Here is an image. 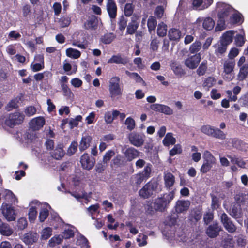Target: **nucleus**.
<instances>
[{"label":"nucleus","mask_w":248,"mask_h":248,"mask_svg":"<svg viewBox=\"0 0 248 248\" xmlns=\"http://www.w3.org/2000/svg\"><path fill=\"white\" fill-rule=\"evenodd\" d=\"M133 12V6L132 4L127 3L125 5L124 8V13L126 16H129L132 15Z\"/></svg>","instance_id":"58"},{"label":"nucleus","mask_w":248,"mask_h":248,"mask_svg":"<svg viewBox=\"0 0 248 248\" xmlns=\"http://www.w3.org/2000/svg\"><path fill=\"white\" fill-rule=\"evenodd\" d=\"M164 8L162 6H158L156 7L154 14L157 18H161L163 16Z\"/></svg>","instance_id":"54"},{"label":"nucleus","mask_w":248,"mask_h":248,"mask_svg":"<svg viewBox=\"0 0 248 248\" xmlns=\"http://www.w3.org/2000/svg\"><path fill=\"white\" fill-rule=\"evenodd\" d=\"M147 236L144 234H140L137 238V241L139 242L140 246H143L147 244Z\"/></svg>","instance_id":"57"},{"label":"nucleus","mask_w":248,"mask_h":248,"mask_svg":"<svg viewBox=\"0 0 248 248\" xmlns=\"http://www.w3.org/2000/svg\"><path fill=\"white\" fill-rule=\"evenodd\" d=\"M92 140V138L89 135H87L83 136L79 145L80 151H83L87 149L90 146Z\"/></svg>","instance_id":"22"},{"label":"nucleus","mask_w":248,"mask_h":248,"mask_svg":"<svg viewBox=\"0 0 248 248\" xmlns=\"http://www.w3.org/2000/svg\"><path fill=\"white\" fill-rule=\"evenodd\" d=\"M129 62L127 57L122 56L121 55H113L108 61V63H115L125 65Z\"/></svg>","instance_id":"15"},{"label":"nucleus","mask_w":248,"mask_h":248,"mask_svg":"<svg viewBox=\"0 0 248 248\" xmlns=\"http://www.w3.org/2000/svg\"><path fill=\"white\" fill-rule=\"evenodd\" d=\"M234 31H228L223 34L222 37L221 42L228 45L232 41V37L234 34Z\"/></svg>","instance_id":"28"},{"label":"nucleus","mask_w":248,"mask_h":248,"mask_svg":"<svg viewBox=\"0 0 248 248\" xmlns=\"http://www.w3.org/2000/svg\"><path fill=\"white\" fill-rule=\"evenodd\" d=\"M0 232L3 235L10 236L13 231L7 224L2 222L0 219Z\"/></svg>","instance_id":"26"},{"label":"nucleus","mask_w":248,"mask_h":248,"mask_svg":"<svg viewBox=\"0 0 248 248\" xmlns=\"http://www.w3.org/2000/svg\"><path fill=\"white\" fill-rule=\"evenodd\" d=\"M126 74L131 78L134 79L137 82L141 83L143 81V79L141 77L136 73H130L126 71Z\"/></svg>","instance_id":"52"},{"label":"nucleus","mask_w":248,"mask_h":248,"mask_svg":"<svg viewBox=\"0 0 248 248\" xmlns=\"http://www.w3.org/2000/svg\"><path fill=\"white\" fill-rule=\"evenodd\" d=\"M202 48V43L199 41H196L190 46L189 50L191 53L198 52Z\"/></svg>","instance_id":"41"},{"label":"nucleus","mask_w":248,"mask_h":248,"mask_svg":"<svg viewBox=\"0 0 248 248\" xmlns=\"http://www.w3.org/2000/svg\"><path fill=\"white\" fill-rule=\"evenodd\" d=\"M157 187V183L156 182L150 181L144 185L139 191V195L142 198L147 199L153 195V192L155 190Z\"/></svg>","instance_id":"5"},{"label":"nucleus","mask_w":248,"mask_h":248,"mask_svg":"<svg viewBox=\"0 0 248 248\" xmlns=\"http://www.w3.org/2000/svg\"><path fill=\"white\" fill-rule=\"evenodd\" d=\"M107 10L110 18H115L117 14V6L113 0H108L107 3Z\"/></svg>","instance_id":"20"},{"label":"nucleus","mask_w":248,"mask_h":248,"mask_svg":"<svg viewBox=\"0 0 248 248\" xmlns=\"http://www.w3.org/2000/svg\"><path fill=\"white\" fill-rule=\"evenodd\" d=\"M202 216V209L200 208L194 209L191 210L190 214L191 219H194L196 221L201 219Z\"/></svg>","instance_id":"36"},{"label":"nucleus","mask_w":248,"mask_h":248,"mask_svg":"<svg viewBox=\"0 0 248 248\" xmlns=\"http://www.w3.org/2000/svg\"><path fill=\"white\" fill-rule=\"evenodd\" d=\"M84 26L87 29H95L97 26V19L94 16H92L89 18L84 24Z\"/></svg>","instance_id":"32"},{"label":"nucleus","mask_w":248,"mask_h":248,"mask_svg":"<svg viewBox=\"0 0 248 248\" xmlns=\"http://www.w3.org/2000/svg\"><path fill=\"white\" fill-rule=\"evenodd\" d=\"M216 83V79L214 78L209 77L207 78L203 83V86L208 88L212 87Z\"/></svg>","instance_id":"59"},{"label":"nucleus","mask_w":248,"mask_h":248,"mask_svg":"<svg viewBox=\"0 0 248 248\" xmlns=\"http://www.w3.org/2000/svg\"><path fill=\"white\" fill-rule=\"evenodd\" d=\"M174 193L170 192L169 193H165L160 197L155 199L154 207L156 211H163L169 205L170 201L174 198Z\"/></svg>","instance_id":"2"},{"label":"nucleus","mask_w":248,"mask_h":248,"mask_svg":"<svg viewBox=\"0 0 248 248\" xmlns=\"http://www.w3.org/2000/svg\"><path fill=\"white\" fill-rule=\"evenodd\" d=\"M107 166V164L102 162H98L95 167V170L98 173H102Z\"/></svg>","instance_id":"62"},{"label":"nucleus","mask_w":248,"mask_h":248,"mask_svg":"<svg viewBox=\"0 0 248 248\" xmlns=\"http://www.w3.org/2000/svg\"><path fill=\"white\" fill-rule=\"evenodd\" d=\"M114 35L113 33H108L104 35L102 38V41L106 44H110L114 39Z\"/></svg>","instance_id":"51"},{"label":"nucleus","mask_w":248,"mask_h":248,"mask_svg":"<svg viewBox=\"0 0 248 248\" xmlns=\"http://www.w3.org/2000/svg\"><path fill=\"white\" fill-rule=\"evenodd\" d=\"M115 155V152L113 150H110L108 151L105 154L103 158V162L108 163L110 160L111 158Z\"/></svg>","instance_id":"55"},{"label":"nucleus","mask_w":248,"mask_h":248,"mask_svg":"<svg viewBox=\"0 0 248 248\" xmlns=\"http://www.w3.org/2000/svg\"><path fill=\"white\" fill-rule=\"evenodd\" d=\"M214 128V127H212L210 125H205L201 127V131L202 133L208 136H212Z\"/></svg>","instance_id":"45"},{"label":"nucleus","mask_w":248,"mask_h":248,"mask_svg":"<svg viewBox=\"0 0 248 248\" xmlns=\"http://www.w3.org/2000/svg\"><path fill=\"white\" fill-rule=\"evenodd\" d=\"M220 219L224 228L229 232H233L236 231V228L235 226L230 220L226 214H222L221 216Z\"/></svg>","instance_id":"13"},{"label":"nucleus","mask_w":248,"mask_h":248,"mask_svg":"<svg viewBox=\"0 0 248 248\" xmlns=\"http://www.w3.org/2000/svg\"><path fill=\"white\" fill-rule=\"evenodd\" d=\"M207 70L206 64L202 63L197 70V74L201 76L205 74Z\"/></svg>","instance_id":"63"},{"label":"nucleus","mask_w":248,"mask_h":248,"mask_svg":"<svg viewBox=\"0 0 248 248\" xmlns=\"http://www.w3.org/2000/svg\"><path fill=\"white\" fill-rule=\"evenodd\" d=\"M123 153L129 161H132L133 159L139 156V152L133 147H129L127 148Z\"/></svg>","instance_id":"19"},{"label":"nucleus","mask_w":248,"mask_h":248,"mask_svg":"<svg viewBox=\"0 0 248 248\" xmlns=\"http://www.w3.org/2000/svg\"><path fill=\"white\" fill-rule=\"evenodd\" d=\"M236 202L240 205L248 204V193H239L235 197Z\"/></svg>","instance_id":"27"},{"label":"nucleus","mask_w":248,"mask_h":248,"mask_svg":"<svg viewBox=\"0 0 248 248\" xmlns=\"http://www.w3.org/2000/svg\"><path fill=\"white\" fill-rule=\"evenodd\" d=\"M146 179L140 173L132 175L130 178V182L133 185L139 186Z\"/></svg>","instance_id":"31"},{"label":"nucleus","mask_w":248,"mask_h":248,"mask_svg":"<svg viewBox=\"0 0 248 248\" xmlns=\"http://www.w3.org/2000/svg\"><path fill=\"white\" fill-rule=\"evenodd\" d=\"M182 150L181 146L179 144L175 145L174 147L170 151V156H174L176 154H180L182 153Z\"/></svg>","instance_id":"56"},{"label":"nucleus","mask_w":248,"mask_h":248,"mask_svg":"<svg viewBox=\"0 0 248 248\" xmlns=\"http://www.w3.org/2000/svg\"><path fill=\"white\" fill-rule=\"evenodd\" d=\"M235 66V62L232 60H227L223 63V73L226 75L231 74Z\"/></svg>","instance_id":"21"},{"label":"nucleus","mask_w":248,"mask_h":248,"mask_svg":"<svg viewBox=\"0 0 248 248\" xmlns=\"http://www.w3.org/2000/svg\"><path fill=\"white\" fill-rule=\"evenodd\" d=\"M61 87L63 92V95L68 98H71L73 96V94L68 86L64 83H62Z\"/></svg>","instance_id":"44"},{"label":"nucleus","mask_w":248,"mask_h":248,"mask_svg":"<svg viewBox=\"0 0 248 248\" xmlns=\"http://www.w3.org/2000/svg\"><path fill=\"white\" fill-rule=\"evenodd\" d=\"M145 135L135 132L130 133L128 136L130 143L134 146L139 147L142 146L144 143Z\"/></svg>","instance_id":"7"},{"label":"nucleus","mask_w":248,"mask_h":248,"mask_svg":"<svg viewBox=\"0 0 248 248\" xmlns=\"http://www.w3.org/2000/svg\"><path fill=\"white\" fill-rule=\"evenodd\" d=\"M119 29L121 31H124L127 26V20L124 17L121 16L118 23Z\"/></svg>","instance_id":"61"},{"label":"nucleus","mask_w":248,"mask_h":248,"mask_svg":"<svg viewBox=\"0 0 248 248\" xmlns=\"http://www.w3.org/2000/svg\"><path fill=\"white\" fill-rule=\"evenodd\" d=\"M245 41V33L243 32V34H238L236 35L235 38V42L236 45L237 46H242Z\"/></svg>","instance_id":"50"},{"label":"nucleus","mask_w":248,"mask_h":248,"mask_svg":"<svg viewBox=\"0 0 248 248\" xmlns=\"http://www.w3.org/2000/svg\"><path fill=\"white\" fill-rule=\"evenodd\" d=\"M176 139L173 136V134L171 133H168L162 141L163 145L165 146L174 145Z\"/></svg>","instance_id":"30"},{"label":"nucleus","mask_w":248,"mask_h":248,"mask_svg":"<svg viewBox=\"0 0 248 248\" xmlns=\"http://www.w3.org/2000/svg\"><path fill=\"white\" fill-rule=\"evenodd\" d=\"M248 74V64H245L240 67L239 73L238 74V79L239 81L244 80Z\"/></svg>","instance_id":"34"},{"label":"nucleus","mask_w":248,"mask_h":248,"mask_svg":"<svg viewBox=\"0 0 248 248\" xmlns=\"http://www.w3.org/2000/svg\"><path fill=\"white\" fill-rule=\"evenodd\" d=\"M167 32V26L163 22L160 23L157 26V33L160 37L165 36Z\"/></svg>","instance_id":"38"},{"label":"nucleus","mask_w":248,"mask_h":248,"mask_svg":"<svg viewBox=\"0 0 248 248\" xmlns=\"http://www.w3.org/2000/svg\"><path fill=\"white\" fill-rule=\"evenodd\" d=\"M82 117L81 115H78L75 119H71L69 122V124L70 128L72 129L74 127L78 125L79 122L82 120Z\"/></svg>","instance_id":"47"},{"label":"nucleus","mask_w":248,"mask_h":248,"mask_svg":"<svg viewBox=\"0 0 248 248\" xmlns=\"http://www.w3.org/2000/svg\"><path fill=\"white\" fill-rule=\"evenodd\" d=\"M190 204L189 200H178L175 205V211L177 213H184L188 211Z\"/></svg>","instance_id":"12"},{"label":"nucleus","mask_w":248,"mask_h":248,"mask_svg":"<svg viewBox=\"0 0 248 248\" xmlns=\"http://www.w3.org/2000/svg\"><path fill=\"white\" fill-rule=\"evenodd\" d=\"M52 229L50 227L43 229L41 232V238L47 239L52 235Z\"/></svg>","instance_id":"46"},{"label":"nucleus","mask_w":248,"mask_h":248,"mask_svg":"<svg viewBox=\"0 0 248 248\" xmlns=\"http://www.w3.org/2000/svg\"><path fill=\"white\" fill-rule=\"evenodd\" d=\"M38 235L36 233L28 232L25 233L22 240L26 245H31L38 240Z\"/></svg>","instance_id":"18"},{"label":"nucleus","mask_w":248,"mask_h":248,"mask_svg":"<svg viewBox=\"0 0 248 248\" xmlns=\"http://www.w3.org/2000/svg\"><path fill=\"white\" fill-rule=\"evenodd\" d=\"M27 221L24 217H21L18 220L17 226L19 229L23 230L27 226Z\"/></svg>","instance_id":"64"},{"label":"nucleus","mask_w":248,"mask_h":248,"mask_svg":"<svg viewBox=\"0 0 248 248\" xmlns=\"http://www.w3.org/2000/svg\"><path fill=\"white\" fill-rule=\"evenodd\" d=\"M37 213V212L35 207H31L30 208L29 212V218L30 221H34L35 219Z\"/></svg>","instance_id":"60"},{"label":"nucleus","mask_w":248,"mask_h":248,"mask_svg":"<svg viewBox=\"0 0 248 248\" xmlns=\"http://www.w3.org/2000/svg\"><path fill=\"white\" fill-rule=\"evenodd\" d=\"M203 163L200 169L201 173L204 174L208 172L216 164L215 156L208 151L206 150L203 154Z\"/></svg>","instance_id":"3"},{"label":"nucleus","mask_w":248,"mask_h":248,"mask_svg":"<svg viewBox=\"0 0 248 248\" xmlns=\"http://www.w3.org/2000/svg\"><path fill=\"white\" fill-rule=\"evenodd\" d=\"M125 124L127 126V129L131 131L135 127V122L134 120L130 117L126 118L125 121Z\"/></svg>","instance_id":"49"},{"label":"nucleus","mask_w":248,"mask_h":248,"mask_svg":"<svg viewBox=\"0 0 248 248\" xmlns=\"http://www.w3.org/2000/svg\"><path fill=\"white\" fill-rule=\"evenodd\" d=\"M164 180L165 186L167 188L172 187L175 183V177L170 172H168L164 174Z\"/></svg>","instance_id":"25"},{"label":"nucleus","mask_w":248,"mask_h":248,"mask_svg":"<svg viewBox=\"0 0 248 248\" xmlns=\"http://www.w3.org/2000/svg\"><path fill=\"white\" fill-rule=\"evenodd\" d=\"M1 195L8 202H15L16 200L14 194L9 190L4 189L2 190Z\"/></svg>","instance_id":"29"},{"label":"nucleus","mask_w":248,"mask_h":248,"mask_svg":"<svg viewBox=\"0 0 248 248\" xmlns=\"http://www.w3.org/2000/svg\"><path fill=\"white\" fill-rule=\"evenodd\" d=\"M120 78L114 77L111 78L109 85V91L111 98L120 97L122 94L123 89L119 84Z\"/></svg>","instance_id":"4"},{"label":"nucleus","mask_w":248,"mask_h":248,"mask_svg":"<svg viewBox=\"0 0 248 248\" xmlns=\"http://www.w3.org/2000/svg\"><path fill=\"white\" fill-rule=\"evenodd\" d=\"M170 66L175 76L178 78H181L186 74L185 70L183 69L182 67L175 61L170 62Z\"/></svg>","instance_id":"17"},{"label":"nucleus","mask_w":248,"mask_h":248,"mask_svg":"<svg viewBox=\"0 0 248 248\" xmlns=\"http://www.w3.org/2000/svg\"><path fill=\"white\" fill-rule=\"evenodd\" d=\"M50 154L53 158L60 160L63 157L65 153L61 145H58Z\"/></svg>","instance_id":"23"},{"label":"nucleus","mask_w":248,"mask_h":248,"mask_svg":"<svg viewBox=\"0 0 248 248\" xmlns=\"http://www.w3.org/2000/svg\"><path fill=\"white\" fill-rule=\"evenodd\" d=\"M212 137L221 140H224L226 139V135L224 132L219 128H214Z\"/></svg>","instance_id":"40"},{"label":"nucleus","mask_w":248,"mask_h":248,"mask_svg":"<svg viewBox=\"0 0 248 248\" xmlns=\"http://www.w3.org/2000/svg\"><path fill=\"white\" fill-rule=\"evenodd\" d=\"M157 25V21L155 17L150 16L148 20L147 26L149 31L151 32L152 31L155 30Z\"/></svg>","instance_id":"42"},{"label":"nucleus","mask_w":248,"mask_h":248,"mask_svg":"<svg viewBox=\"0 0 248 248\" xmlns=\"http://www.w3.org/2000/svg\"><path fill=\"white\" fill-rule=\"evenodd\" d=\"M70 18L68 16L62 17L60 19L59 21L60 25L62 28L68 26L70 24Z\"/></svg>","instance_id":"53"},{"label":"nucleus","mask_w":248,"mask_h":248,"mask_svg":"<svg viewBox=\"0 0 248 248\" xmlns=\"http://www.w3.org/2000/svg\"><path fill=\"white\" fill-rule=\"evenodd\" d=\"M227 157L231 160L232 163L237 164L239 167L245 168L246 163L242 159L230 155H228Z\"/></svg>","instance_id":"35"},{"label":"nucleus","mask_w":248,"mask_h":248,"mask_svg":"<svg viewBox=\"0 0 248 248\" xmlns=\"http://www.w3.org/2000/svg\"><path fill=\"white\" fill-rule=\"evenodd\" d=\"M203 27L207 30H211L215 26V21L210 17H206L203 22Z\"/></svg>","instance_id":"39"},{"label":"nucleus","mask_w":248,"mask_h":248,"mask_svg":"<svg viewBox=\"0 0 248 248\" xmlns=\"http://www.w3.org/2000/svg\"><path fill=\"white\" fill-rule=\"evenodd\" d=\"M177 241L182 242L187 246H192L196 243V240L192 239L191 237L186 236L185 234H182L181 236H178L175 238Z\"/></svg>","instance_id":"24"},{"label":"nucleus","mask_w":248,"mask_h":248,"mask_svg":"<svg viewBox=\"0 0 248 248\" xmlns=\"http://www.w3.org/2000/svg\"><path fill=\"white\" fill-rule=\"evenodd\" d=\"M221 230V228L217 223H213L209 226L206 230V234L210 238L216 237L219 232Z\"/></svg>","instance_id":"16"},{"label":"nucleus","mask_w":248,"mask_h":248,"mask_svg":"<svg viewBox=\"0 0 248 248\" xmlns=\"http://www.w3.org/2000/svg\"><path fill=\"white\" fill-rule=\"evenodd\" d=\"M0 211L5 218L8 221H14L16 219V214L14 208L7 203H3Z\"/></svg>","instance_id":"6"},{"label":"nucleus","mask_w":248,"mask_h":248,"mask_svg":"<svg viewBox=\"0 0 248 248\" xmlns=\"http://www.w3.org/2000/svg\"><path fill=\"white\" fill-rule=\"evenodd\" d=\"M139 16H133L131 17V21L129 22L127 27L126 32L128 34H133L136 31L139 27Z\"/></svg>","instance_id":"14"},{"label":"nucleus","mask_w":248,"mask_h":248,"mask_svg":"<svg viewBox=\"0 0 248 248\" xmlns=\"http://www.w3.org/2000/svg\"><path fill=\"white\" fill-rule=\"evenodd\" d=\"M66 55L73 59H78L80 57L81 53L77 49L69 48L66 50Z\"/></svg>","instance_id":"37"},{"label":"nucleus","mask_w":248,"mask_h":248,"mask_svg":"<svg viewBox=\"0 0 248 248\" xmlns=\"http://www.w3.org/2000/svg\"><path fill=\"white\" fill-rule=\"evenodd\" d=\"M80 163L83 169L89 170L93 167L95 161L87 153H84L80 157Z\"/></svg>","instance_id":"9"},{"label":"nucleus","mask_w":248,"mask_h":248,"mask_svg":"<svg viewBox=\"0 0 248 248\" xmlns=\"http://www.w3.org/2000/svg\"><path fill=\"white\" fill-rule=\"evenodd\" d=\"M62 241V236L60 235H55L52 237L49 241V245L53 247L57 245H59Z\"/></svg>","instance_id":"43"},{"label":"nucleus","mask_w":248,"mask_h":248,"mask_svg":"<svg viewBox=\"0 0 248 248\" xmlns=\"http://www.w3.org/2000/svg\"><path fill=\"white\" fill-rule=\"evenodd\" d=\"M200 60L201 56L200 54H196L186 59L185 61V64L189 68L193 69L197 67Z\"/></svg>","instance_id":"11"},{"label":"nucleus","mask_w":248,"mask_h":248,"mask_svg":"<svg viewBox=\"0 0 248 248\" xmlns=\"http://www.w3.org/2000/svg\"><path fill=\"white\" fill-rule=\"evenodd\" d=\"M168 36L170 40H177L181 36V31L175 28H172L169 30Z\"/></svg>","instance_id":"33"},{"label":"nucleus","mask_w":248,"mask_h":248,"mask_svg":"<svg viewBox=\"0 0 248 248\" xmlns=\"http://www.w3.org/2000/svg\"><path fill=\"white\" fill-rule=\"evenodd\" d=\"M152 172V165L148 164L144 168L142 172L140 173L144 176L145 179H147L150 177Z\"/></svg>","instance_id":"48"},{"label":"nucleus","mask_w":248,"mask_h":248,"mask_svg":"<svg viewBox=\"0 0 248 248\" xmlns=\"http://www.w3.org/2000/svg\"><path fill=\"white\" fill-rule=\"evenodd\" d=\"M24 119L23 115L19 112L11 114L5 121V124L10 127H13L16 124H21Z\"/></svg>","instance_id":"8"},{"label":"nucleus","mask_w":248,"mask_h":248,"mask_svg":"<svg viewBox=\"0 0 248 248\" xmlns=\"http://www.w3.org/2000/svg\"><path fill=\"white\" fill-rule=\"evenodd\" d=\"M45 122V119L43 117H37L30 121L29 127L33 131H37L43 127Z\"/></svg>","instance_id":"10"},{"label":"nucleus","mask_w":248,"mask_h":248,"mask_svg":"<svg viewBox=\"0 0 248 248\" xmlns=\"http://www.w3.org/2000/svg\"><path fill=\"white\" fill-rule=\"evenodd\" d=\"M217 9L218 11L217 16L219 19L215 30L218 31L225 29V19L232 12V8L226 3L218 2L217 4Z\"/></svg>","instance_id":"1"}]
</instances>
